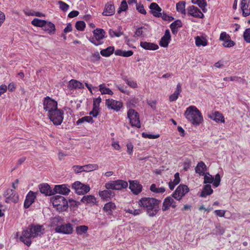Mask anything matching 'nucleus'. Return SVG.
Listing matches in <instances>:
<instances>
[{
	"label": "nucleus",
	"mask_w": 250,
	"mask_h": 250,
	"mask_svg": "<svg viewBox=\"0 0 250 250\" xmlns=\"http://www.w3.org/2000/svg\"><path fill=\"white\" fill-rule=\"evenodd\" d=\"M160 200L154 198L143 197L139 200L138 204L146 210L148 216L152 217L155 216L160 210Z\"/></svg>",
	"instance_id": "f257e3e1"
},
{
	"label": "nucleus",
	"mask_w": 250,
	"mask_h": 250,
	"mask_svg": "<svg viewBox=\"0 0 250 250\" xmlns=\"http://www.w3.org/2000/svg\"><path fill=\"white\" fill-rule=\"evenodd\" d=\"M44 233V229L42 225H32L23 230L20 240L27 246L32 243L31 238L41 236Z\"/></svg>",
	"instance_id": "f03ea898"
},
{
	"label": "nucleus",
	"mask_w": 250,
	"mask_h": 250,
	"mask_svg": "<svg viewBox=\"0 0 250 250\" xmlns=\"http://www.w3.org/2000/svg\"><path fill=\"white\" fill-rule=\"evenodd\" d=\"M184 116L192 125L198 126L203 122V117L200 110L194 105L186 108Z\"/></svg>",
	"instance_id": "7ed1b4c3"
},
{
	"label": "nucleus",
	"mask_w": 250,
	"mask_h": 250,
	"mask_svg": "<svg viewBox=\"0 0 250 250\" xmlns=\"http://www.w3.org/2000/svg\"><path fill=\"white\" fill-rule=\"evenodd\" d=\"M50 201L53 206L59 211H63L68 208V203L65 198L61 195H54Z\"/></svg>",
	"instance_id": "20e7f679"
},
{
	"label": "nucleus",
	"mask_w": 250,
	"mask_h": 250,
	"mask_svg": "<svg viewBox=\"0 0 250 250\" xmlns=\"http://www.w3.org/2000/svg\"><path fill=\"white\" fill-rule=\"evenodd\" d=\"M93 36L89 38V41L96 46L102 44L105 38V32L101 28H96L93 31Z\"/></svg>",
	"instance_id": "39448f33"
},
{
	"label": "nucleus",
	"mask_w": 250,
	"mask_h": 250,
	"mask_svg": "<svg viewBox=\"0 0 250 250\" xmlns=\"http://www.w3.org/2000/svg\"><path fill=\"white\" fill-rule=\"evenodd\" d=\"M127 186V182L122 180L110 181L105 184V188L109 190H121L125 188Z\"/></svg>",
	"instance_id": "423d86ee"
},
{
	"label": "nucleus",
	"mask_w": 250,
	"mask_h": 250,
	"mask_svg": "<svg viewBox=\"0 0 250 250\" xmlns=\"http://www.w3.org/2000/svg\"><path fill=\"white\" fill-rule=\"evenodd\" d=\"M49 119L55 125H60L63 119V112L62 110L57 109L47 114Z\"/></svg>",
	"instance_id": "0eeeda50"
},
{
	"label": "nucleus",
	"mask_w": 250,
	"mask_h": 250,
	"mask_svg": "<svg viewBox=\"0 0 250 250\" xmlns=\"http://www.w3.org/2000/svg\"><path fill=\"white\" fill-rule=\"evenodd\" d=\"M203 176L204 184L206 185L212 184V185L214 188H217L220 185L221 176L219 174L217 173L215 175V177H214L210 174L209 173L206 172V173Z\"/></svg>",
	"instance_id": "6e6552de"
},
{
	"label": "nucleus",
	"mask_w": 250,
	"mask_h": 250,
	"mask_svg": "<svg viewBox=\"0 0 250 250\" xmlns=\"http://www.w3.org/2000/svg\"><path fill=\"white\" fill-rule=\"evenodd\" d=\"M127 115L132 126H135L137 128L141 127L139 115L137 112L134 109H129L127 111Z\"/></svg>",
	"instance_id": "1a4fd4ad"
},
{
	"label": "nucleus",
	"mask_w": 250,
	"mask_h": 250,
	"mask_svg": "<svg viewBox=\"0 0 250 250\" xmlns=\"http://www.w3.org/2000/svg\"><path fill=\"white\" fill-rule=\"evenodd\" d=\"M72 188L79 195H83L88 192L90 190L89 185H85L79 181H76L72 185Z\"/></svg>",
	"instance_id": "9d476101"
},
{
	"label": "nucleus",
	"mask_w": 250,
	"mask_h": 250,
	"mask_svg": "<svg viewBox=\"0 0 250 250\" xmlns=\"http://www.w3.org/2000/svg\"><path fill=\"white\" fill-rule=\"evenodd\" d=\"M189 189L187 186L185 185H180L172 193V196L174 198L180 201L187 193Z\"/></svg>",
	"instance_id": "9b49d317"
},
{
	"label": "nucleus",
	"mask_w": 250,
	"mask_h": 250,
	"mask_svg": "<svg viewBox=\"0 0 250 250\" xmlns=\"http://www.w3.org/2000/svg\"><path fill=\"white\" fill-rule=\"evenodd\" d=\"M57 102L49 97H46L43 101V108L47 112V114L58 109Z\"/></svg>",
	"instance_id": "f8f14e48"
},
{
	"label": "nucleus",
	"mask_w": 250,
	"mask_h": 250,
	"mask_svg": "<svg viewBox=\"0 0 250 250\" xmlns=\"http://www.w3.org/2000/svg\"><path fill=\"white\" fill-rule=\"evenodd\" d=\"M56 233L63 234H71L73 231V228L70 223L61 224L55 229Z\"/></svg>",
	"instance_id": "ddd939ff"
},
{
	"label": "nucleus",
	"mask_w": 250,
	"mask_h": 250,
	"mask_svg": "<svg viewBox=\"0 0 250 250\" xmlns=\"http://www.w3.org/2000/svg\"><path fill=\"white\" fill-rule=\"evenodd\" d=\"M5 197V202L16 203L19 201V195L14 189H7L4 193Z\"/></svg>",
	"instance_id": "4468645a"
},
{
	"label": "nucleus",
	"mask_w": 250,
	"mask_h": 250,
	"mask_svg": "<svg viewBox=\"0 0 250 250\" xmlns=\"http://www.w3.org/2000/svg\"><path fill=\"white\" fill-rule=\"evenodd\" d=\"M105 105L108 109L113 110L116 112L119 111L123 105L122 102L112 99L106 100Z\"/></svg>",
	"instance_id": "2eb2a0df"
},
{
	"label": "nucleus",
	"mask_w": 250,
	"mask_h": 250,
	"mask_svg": "<svg viewBox=\"0 0 250 250\" xmlns=\"http://www.w3.org/2000/svg\"><path fill=\"white\" fill-rule=\"evenodd\" d=\"M174 199L172 194L171 196H168L164 200L162 208L163 211H167L170 208H176L177 206L176 202Z\"/></svg>",
	"instance_id": "dca6fc26"
},
{
	"label": "nucleus",
	"mask_w": 250,
	"mask_h": 250,
	"mask_svg": "<svg viewBox=\"0 0 250 250\" xmlns=\"http://www.w3.org/2000/svg\"><path fill=\"white\" fill-rule=\"evenodd\" d=\"M187 12L188 15L192 17L202 19L204 17L203 13L200 10L195 6L191 5L188 7Z\"/></svg>",
	"instance_id": "f3484780"
},
{
	"label": "nucleus",
	"mask_w": 250,
	"mask_h": 250,
	"mask_svg": "<svg viewBox=\"0 0 250 250\" xmlns=\"http://www.w3.org/2000/svg\"><path fill=\"white\" fill-rule=\"evenodd\" d=\"M36 198V193L30 191L27 194L24 202V207L25 208H29L34 202Z\"/></svg>",
	"instance_id": "a211bd4d"
},
{
	"label": "nucleus",
	"mask_w": 250,
	"mask_h": 250,
	"mask_svg": "<svg viewBox=\"0 0 250 250\" xmlns=\"http://www.w3.org/2000/svg\"><path fill=\"white\" fill-rule=\"evenodd\" d=\"M240 8L244 17L250 15V0H241Z\"/></svg>",
	"instance_id": "6ab92c4d"
},
{
	"label": "nucleus",
	"mask_w": 250,
	"mask_h": 250,
	"mask_svg": "<svg viewBox=\"0 0 250 250\" xmlns=\"http://www.w3.org/2000/svg\"><path fill=\"white\" fill-rule=\"evenodd\" d=\"M70 191L69 187L65 184L56 185L54 188V194L59 193L62 195H68Z\"/></svg>",
	"instance_id": "aec40b11"
},
{
	"label": "nucleus",
	"mask_w": 250,
	"mask_h": 250,
	"mask_svg": "<svg viewBox=\"0 0 250 250\" xmlns=\"http://www.w3.org/2000/svg\"><path fill=\"white\" fill-rule=\"evenodd\" d=\"M171 41V35L168 29L166 30L164 35L161 38L159 45L161 47H167Z\"/></svg>",
	"instance_id": "412c9836"
},
{
	"label": "nucleus",
	"mask_w": 250,
	"mask_h": 250,
	"mask_svg": "<svg viewBox=\"0 0 250 250\" xmlns=\"http://www.w3.org/2000/svg\"><path fill=\"white\" fill-rule=\"evenodd\" d=\"M39 188L40 191L46 196H51L54 194V189H52L50 186L46 183L39 185Z\"/></svg>",
	"instance_id": "4be33fe9"
},
{
	"label": "nucleus",
	"mask_w": 250,
	"mask_h": 250,
	"mask_svg": "<svg viewBox=\"0 0 250 250\" xmlns=\"http://www.w3.org/2000/svg\"><path fill=\"white\" fill-rule=\"evenodd\" d=\"M129 188L133 194L138 195L142 190V186L136 181H129Z\"/></svg>",
	"instance_id": "5701e85b"
},
{
	"label": "nucleus",
	"mask_w": 250,
	"mask_h": 250,
	"mask_svg": "<svg viewBox=\"0 0 250 250\" xmlns=\"http://www.w3.org/2000/svg\"><path fill=\"white\" fill-rule=\"evenodd\" d=\"M150 9V12L153 15V16L160 18L161 16L162 8L155 2H152L149 6Z\"/></svg>",
	"instance_id": "b1692460"
},
{
	"label": "nucleus",
	"mask_w": 250,
	"mask_h": 250,
	"mask_svg": "<svg viewBox=\"0 0 250 250\" xmlns=\"http://www.w3.org/2000/svg\"><path fill=\"white\" fill-rule=\"evenodd\" d=\"M208 117L216 123L221 122L224 123L225 122L224 116L222 113L218 111H215L211 113L208 115Z\"/></svg>",
	"instance_id": "393cba45"
},
{
	"label": "nucleus",
	"mask_w": 250,
	"mask_h": 250,
	"mask_svg": "<svg viewBox=\"0 0 250 250\" xmlns=\"http://www.w3.org/2000/svg\"><path fill=\"white\" fill-rule=\"evenodd\" d=\"M68 88L70 90L81 89L84 87L83 84L76 80L72 79L69 81L67 85Z\"/></svg>",
	"instance_id": "a878e982"
},
{
	"label": "nucleus",
	"mask_w": 250,
	"mask_h": 250,
	"mask_svg": "<svg viewBox=\"0 0 250 250\" xmlns=\"http://www.w3.org/2000/svg\"><path fill=\"white\" fill-rule=\"evenodd\" d=\"M195 171L199 175L203 176L207 172V167L203 162L201 161L197 164L195 168Z\"/></svg>",
	"instance_id": "bb28decb"
},
{
	"label": "nucleus",
	"mask_w": 250,
	"mask_h": 250,
	"mask_svg": "<svg viewBox=\"0 0 250 250\" xmlns=\"http://www.w3.org/2000/svg\"><path fill=\"white\" fill-rule=\"evenodd\" d=\"M115 13L114 5L111 2L107 3L104 7L103 15L105 16L113 15Z\"/></svg>",
	"instance_id": "cd10ccee"
},
{
	"label": "nucleus",
	"mask_w": 250,
	"mask_h": 250,
	"mask_svg": "<svg viewBox=\"0 0 250 250\" xmlns=\"http://www.w3.org/2000/svg\"><path fill=\"white\" fill-rule=\"evenodd\" d=\"M140 46L146 50H156L159 48V46L157 44L146 42H141Z\"/></svg>",
	"instance_id": "c85d7f7f"
},
{
	"label": "nucleus",
	"mask_w": 250,
	"mask_h": 250,
	"mask_svg": "<svg viewBox=\"0 0 250 250\" xmlns=\"http://www.w3.org/2000/svg\"><path fill=\"white\" fill-rule=\"evenodd\" d=\"M195 44L197 46H206L208 45V40L206 38L203 36H198L195 37Z\"/></svg>",
	"instance_id": "c756f323"
},
{
	"label": "nucleus",
	"mask_w": 250,
	"mask_h": 250,
	"mask_svg": "<svg viewBox=\"0 0 250 250\" xmlns=\"http://www.w3.org/2000/svg\"><path fill=\"white\" fill-rule=\"evenodd\" d=\"M116 208V205L114 203L109 202L104 205L103 209L107 214L111 215Z\"/></svg>",
	"instance_id": "7c9ffc66"
},
{
	"label": "nucleus",
	"mask_w": 250,
	"mask_h": 250,
	"mask_svg": "<svg viewBox=\"0 0 250 250\" xmlns=\"http://www.w3.org/2000/svg\"><path fill=\"white\" fill-rule=\"evenodd\" d=\"M182 26V22L180 20H177L171 23L170 25V28L172 33L175 35L177 33L178 29Z\"/></svg>",
	"instance_id": "2f4dec72"
},
{
	"label": "nucleus",
	"mask_w": 250,
	"mask_h": 250,
	"mask_svg": "<svg viewBox=\"0 0 250 250\" xmlns=\"http://www.w3.org/2000/svg\"><path fill=\"white\" fill-rule=\"evenodd\" d=\"M44 26H43V30L47 32L49 34H54L56 29L55 25L51 22L45 21Z\"/></svg>",
	"instance_id": "473e14b6"
},
{
	"label": "nucleus",
	"mask_w": 250,
	"mask_h": 250,
	"mask_svg": "<svg viewBox=\"0 0 250 250\" xmlns=\"http://www.w3.org/2000/svg\"><path fill=\"white\" fill-rule=\"evenodd\" d=\"M99 195L102 199L106 200L111 196H113L114 195V193L113 191L109 189H107L99 191Z\"/></svg>",
	"instance_id": "72a5a7b5"
},
{
	"label": "nucleus",
	"mask_w": 250,
	"mask_h": 250,
	"mask_svg": "<svg viewBox=\"0 0 250 250\" xmlns=\"http://www.w3.org/2000/svg\"><path fill=\"white\" fill-rule=\"evenodd\" d=\"M213 189L211 188L210 185L207 184L204 186L200 196L202 197H206L213 193Z\"/></svg>",
	"instance_id": "f704fd0d"
},
{
	"label": "nucleus",
	"mask_w": 250,
	"mask_h": 250,
	"mask_svg": "<svg viewBox=\"0 0 250 250\" xmlns=\"http://www.w3.org/2000/svg\"><path fill=\"white\" fill-rule=\"evenodd\" d=\"M181 92V86L178 83L176 86V90L174 92L169 96V101L170 102L175 101L178 98L179 95Z\"/></svg>",
	"instance_id": "c9c22d12"
},
{
	"label": "nucleus",
	"mask_w": 250,
	"mask_h": 250,
	"mask_svg": "<svg viewBox=\"0 0 250 250\" xmlns=\"http://www.w3.org/2000/svg\"><path fill=\"white\" fill-rule=\"evenodd\" d=\"M180 182V178L179 176V173L178 172L176 173L174 176V179L171 180L168 183V187L171 190H173L175 187Z\"/></svg>",
	"instance_id": "e433bc0d"
},
{
	"label": "nucleus",
	"mask_w": 250,
	"mask_h": 250,
	"mask_svg": "<svg viewBox=\"0 0 250 250\" xmlns=\"http://www.w3.org/2000/svg\"><path fill=\"white\" fill-rule=\"evenodd\" d=\"M99 90L102 95L108 94L112 95L113 92L109 88H108L105 83H102L99 85Z\"/></svg>",
	"instance_id": "4c0bfd02"
},
{
	"label": "nucleus",
	"mask_w": 250,
	"mask_h": 250,
	"mask_svg": "<svg viewBox=\"0 0 250 250\" xmlns=\"http://www.w3.org/2000/svg\"><path fill=\"white\" fill-rule=\"evenodd\" d=\"M63 218L59 216H56L52 218L51 220V226L55 227L59 226L63 222Z\"/></svg>",
	"instance_id": "58836bf2"
},
{
	"label": "nucleus",
	"mask_w": 250,
	"mask_h": 250,
	"mask_svg": "<svg viewBox=\"0 0 250 250\" xmlns=\"http://www.w3.org/2000/svg\"><path fill=\"white\" fill-rule=\"evenodd\" d=\"M115 54L117 56L128 57L133 54V52L132 50L125 51L121 49H117L115 51Z\"/></svg>",
	"instance_id": "ea45409f"
},
{
	"label": "nucleus",
	"mask_w": 250,
	"mask_h": 250,
	"mask_svg": "<svg viewBox=\"0 0 250 250\" xmlns=\"http://www.w3.org/2000/svg\"><path fill=\"white\" fill-rule=\"evenodd\" d=\"M108 33L111 38L120 37L124 34V32L122 31V27L121 26L119 27L117 31L110 29L108 31Z\"/></svg>",
	"instance_id": "a19ab883"
},
{
	"label": "nucleus",
	"mask_w": 250,
	"mask_h": 250,
	"mask_svg": "<svg viewBox=\"0 0 250 250\" xmlns=\"http://www.w3.org/2000/svg\"><path fill=\"white\" fill-rule=\"evenodd\" d=\"M81 201L86 204H94L96 202V199L94 196L88 195L83 196Z\"/></svg>",
	"instance_id": "79ce46f5"
},
{
	"label": "nucleus",
	"mask_w": 250,
	"mask_h": 250,
	"mask_svg": "<svg viewBox=\"0 0 250 250\" xmlns=\"http://www.w3.org/2000/svg\"><path fill=\"white\" fill-rule=\"evenodd\" d=\"M114 51V46H109L105 49H103L100 51V54L102 56L105 57L110 56L112 54Z\"/></svg>",
	"instance_id": "37998d69"
},
{
	"label": "nucleus",
	"mask_w": 250,
	"mask_h": 250,
	"mask_svg": "<svg viewBox=\"0 0 250 250\" xmlns=\"http://www.w3.org/2000/svg\"><path fill=\"white\" fill-rule=\"evenodd\" d=\"M186 2L185 1H179L176 3V8L178 12L182 14L186 15V11L185 9Z\"/></svg>",
	"instance_id": "c03bdc74"
},
{
	"label": "nucleus",
	"mask_w": 250,
	"mask_h": 250,
	"mask_svg": "<svg viewBox=\"0 0 250 250\" xmlns=\"http://www.w3.org/2000/svg\"><path fill=\"white\" fill-rule=\"evenodd\" d=\"M150 190L152 192L155 193H163L166 191V189L165 188L157 187V186L155 184H153L150 186Z\"/></svg>",
	"instance_id": "a18cd8bd"
},
{
	"label": "nucleus",
	"mask_w": 250,
	"mask_h": 250,
	"mask_svg": "<svg viewBox=\"0 0 250 250\" xmlns=\"http://www.w3.org/2000/svg\"><path fill=\"white\" fill-rule=\"evenodd\" d=\"M83 168L84 172H88L98 169L99 166L97 164H88L83 166Z\"/></svg>",
	"instance_id": "49530a36"
},
{
	"label": "nucleus",
	"mask_w": 250,
	"mask_h": 250,
	"mask_svg": "<svg viewBox=\"0 0 250 250\" xmlns=\"http://www.w3.org/2000/svg\"><path fill=\"white\" fill-rule=\"evenodd\" d=\"M45 21H46L45 20L35 18L32 21L31 23L35 26L43 27L45 25L44 24L45 23Z\"/></svg>",
	"instance_id": "de8ad7c7"
},
{
	"label": "nucleus",
	"mask_w": 250,
	"mask_h": 250,
	"mask_svg": "<svg viewBox=\"0 0 250 250\" xmlns=\"http://www.w3.org/2000/svg\"><path fill=\"white\" fill-rule=\"evenodd\" d=\"M146 29L144 27L138 28L135 33V35L138 37L144 38L146 36Z\"/></svg>",
	"instance_id": "09e8293b"
},
{
	"label": "nucleus",
	"mask_w": 250,
	"mask_h": 250,
	"mask_svg": "<svg viewBox=\"0 0 250 250\" xmlns=\"http://www.w3.org/2000/svg\"><path fill=\"white\" fill-rule=\"evenodd\" d=\"M84 122L93 123L94 122V120L91 116H84L82 118L79 119L76 122V125H79Z\"/></svg>",
	"instance_id": "8fccbe9b"
},
{
	"label": "nucleus",
	"mask_w": 250,
	"mask_h": 250,
	"mask_svg": "<svg viewBox=\"0 0 250 250\" xmlns=\"http://www.w3.org/2000/svg\"><path fill=\"white\" fill-rule=\"evenodd\" d=\"M88 228L86 226L83 225L80 226L76 228V233L78 235H82L83 233H86L87 231Z\"/></svg>",
	"instance_id": "3c124183"
},
{
	"label": "nucleus",
	"mask_w": 250,
	"mask_h": 250,
	"mask_svg": "<svg viewBox=\"0 0 250 250\" xmlns=\"http://www.w3.org/2000/svg\"><path fill=\"white\" fill-rule=\"evenodd\" d=\"M142 136L144 138H148L150 139H157L160 137L159 134H152L150 132H143L142 133Z\"/></svg>",
	"instance_id": "603ef678"
},
{
	"label": "nucleus",
	"mask_w": 250,
	"mask_h": 250,
	"mask_svg": "<svg viewBox=\"0 0 250 250\" xmlns=\"http://www.w3.org/2000/svg\"><path fill=\"white\" fill-rule=\"evenodd\" d=\"M75 27L78 30L83 31L85 28V23L83 21H78L76 22Z\"/></svg>",
	"instance_id": "864d4df0"
},
{
	"label": "nucleus",
	"mask_w": 250,
	"mask_h": 250,
	"mask_svg": "<svg viewBox=\"0 0 250 250\" xmlns=\"http://www.w3.org/2000/svg\"><path fill=\"white\" fill-rule=\"evenodd\" d=\"M196 4L202 9L204 12H206V8L207 6V3L206 0H198Z\"/></svg>",
	"instance_id": "5fc2aeb1"
},
{
	"label": "nucleus",
	"mask_w": 250,
	"mask_h": 250,
	"mask_svg": "<svg viewBox=\"0 0 250 250\" xmlns=\"http://www.w3.org/2000/svg\"><path fill=\"white\" fill-rule=\"evenodd\" d=\"M243 38L246 42L250 43V28H247L244 31Z\"/></svg>",
	"instance_id": "6e6d98bb"
},
{
	"label": "nucleus",
	"mask_w": 250,
	"mask_h": 250,
	"mask_svg": "<svg viewBox=\"0 0 250 250\" xmlns=\"http://www.w3.org/2000/svg\"><path fill=\"white\" fill-rule=\"evenodd\" d=\"M128 6L127 2L124 0L121 2L120 7L118 9V12L121 13L122 11H125L127 9Z\"/></svg>",
	"instance_id": "4d7b16f0"
},
{
	"label": "nucleus",
	"mask_w": 250,
	"mask_h": 250,
	"mask_svg": "<svg viewBox=\"0 0 250 250\" xmlns=\"http://www.w3.org/2000/svg\"><path fill=\"white\" fill-rule=\"evenodd\" d=\"M235 44V43L232 40H230V38L228 40H227L223 42L222 45L224 47H228L230 48L233 47Z\"/></svg>",
	"instance_id": "13d9d810"
},
{
	"label": "nucleus",
	"mask_w": 250,
	"mask_h": 250,
	"mask_svg": "<svg viewBox=\"0 0 250 250\" xmlns=\"http://www.w3.org/2000/svg\"><path fill=\"white\" fill-rule=\"evenodd\" d=\"M136 9L142 14L146 15V10L145 9L144 5L141 3H136Z\"/></svg>",
	"instance_id": "bf43d9fd"
},
{
	"label": "nucleus",
	"mask_w": 250,
	"mask_h": 250,
	"mask_svg": "<svg viewBox=\"0 0 250 250\" xmlns=\"http://www.w3.org/2000/svg\"><path fill=\"white\" fill-rule=\"evenodd\" d=\"M230 38V36L227 34L226 32H222L221 33L219 40L224 42L225 41L228 40Z\"/></svg>",
	"instance_id": "052dcab7"
},
{
	"label": "nucleus",
	"mask_w": 250,
	"mask_h": 250,
	"mask_svg": "<svg viewBox=\"0 0 250 250\" xmlns=\"http://www.w3.org/2000/svg\"><path fill=\"white\" fill-rule=\"evenodd\" d=\"M58 3L59 4L60 8L63 11H66L68 10L69 6L67 3L61 0L58 1Z\"/></svg>",
	"instance_id": "680f3d73"
},
{
	"label": "nucleus",
	"mask_w": 250,
	"mask_h": 250,
	"mask_svg": "<svg viewBox=\"0 0 250 250\" xmlns=\"http://www.w3.org/2000/svg\"><path fill=\"white\" fill-rule=\"evenodd\" d=\"M125 82L131 88H137L138 86L137 83L135 81L126 79L125 80Z\"/></svg>",
	"instance_id": "e2e57ef3"
},
{
	"label": "nucleus",
	"mask_w": 250,
	"mask_h": 250,
	"mask_svg": "<svg viewBox=\"0 0 250 250\" xmlns=\"http://www.w3.org/2000/svg\"><path fill=\"white\" fill-rule=\"evenodd\" d=\"M101 101H102V99L100 97H99L97 98L94 99L93 107L99 109V106H100V103H101Z\"/></svg>",
	"instance_id": "0e129e2a"
},
{
	"label": "nucleus",
	"mask_w": 250,
	"mask_h": 250,
	"mask_svg": "<svg viewBox=\"0 0 250 250\" xmlns=\"http://www.w3.org/2000/svg\"><path fill=\"white\" fill-rule=\"evenodd\" d=\"M116 87L122 93L128 95L129 94V92L126 88V87L122 85H117L116 84Z\"/></svg>",
	"instance_id": "69168bd1"
},
{
	"label": "nucleus",
	"mask_w": 250,
	"mask_h": 250,
	"mask_svg": "<svg viewBox=\"0 0 250 250\" xmlns=\"http://www.w3.org/2000/svg\"><path fill=\"white\" fill-rule=\"evenodd\" d=\"M73 170L76 173H79L83 171H84V168H83V166H74L72 167Z\"/></svg>",
	"instance_id": "338daca9"
},
{
	"label": "nucleus",
	"mask_w": 250,
	"mask_h": 250,
	"mask_svg": "<svg viewBox=\"0 0 250 250\" xmlns=\"http://www.w3.org/2000/svg\"><path fill=\"white\" fill-rule=\"evenodd\" d=\"M160 17H161L163 20L169 21L174 20V18L168 15L165 13H161V16H160Z\"/></svg>",
	"instance_id": "774afa93"
}]
</instances>
